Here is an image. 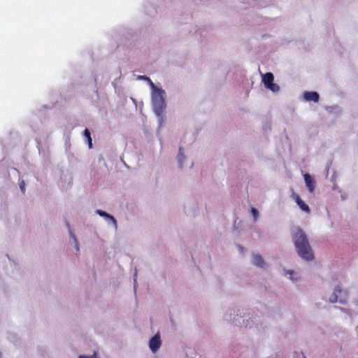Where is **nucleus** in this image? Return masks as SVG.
I'll return each instance as SVG.
<instances>
[{
  "mask_svg": "<svg viewBox=\"0 0 358 358\" xmlns=\"http://www.w3.org/2000/svg\"><path fill=\"white\" fill-rule=\"evenodd\" d=\"M293 241L300 257L306 261L313 259L314 254L313 250L309 244L306 234L301 229H296L295 232L293 234Z\"/></svg>",
  "mask_w": 358,
  "mask_h": 358,
  "instance_id": "f257e3e1",
  "label": "nucleus"
},
{
  "mask_svg": "<svg viewBox=\"0 0 358 358\" xmlns=\"http://www.w3.org/2000/svg\"><path fill=\"white\" fill-rule=\"evenodd\" d=\"M164 92L160 89H155L152 95V103L155 113L160 116L165 107V102L163 98Z\"/></svg>",
  "mask_w": 358,
  "mask_h": 358,
  "instance_id": "f03ea898",
  "label": "nucleus"
},
{
  "mask_svg": "<svg viewBox=\"0 0 358 358\" xmlns=\"http://www.w3.org/2000/svg\"><path fill=\"white\" fill-rule=\"evenodd\" d=\"M274 77L272 73L268 72L262 76V82L266 89L273 92H278L280 87L278 84L273 83Z\"/></svg>",
  "mask_w": 358,
  "mask_h": 358,
  "instance_id": "7ed1b4c3",
  "label": "nucleus"
},
{
  "mask_svg": "<svg viewBox=\"0 0 358 358\" xmlns=\"http://www.w3.org/2000/svg\"><path fill=\"white\" fill-rule=\"evenodd\" d=\"M347 294L343 291L339 286L335 288L334 294L330 296V302L336 303L339 301L341 303H345L347 299Z\"/></svg>",
  "mask_w": 358,
  "mask_h": 358,
  "instance_id": "20e7f679",
  "label": "nucleus"
},
{
  "mask_svg": "<svg viewBox=\"0 0 358 358\" xmlns=\"http://www.w3.org/2000/svg\"><path fill=\"white\" fill-rule=\"evenodd\" d=\"M150 348L152 352H156L161 345V339L159 334L155 335L150 341Z\"/></svg>",
  "mask_w": 358,
  "mask_h": 358,
  "instance_id": "39448f33",
  "label": "nucleus"
},
{
  "mask_svg": "<svg viewBox=\"0 0 358 358\" xmlns=\"http://www.w3.org/2000/svg\"><path fill=\"white\" fill-rule=\"evenodd\" d=\"M293 197H294L295 201L296 202V203L298 204V206H299V208L303 211H305L307 213H310V210L309 206L303 201L301 200V199L300 198V196L299 195L294 194Z\"/></svg>",
  "mask_w": 358,
  "mask_h": 358,
  "instance_id": "423d86ee",
  "label": "nucleus"
},
{
  "mask_svg": "<svg viewBox=\"0 0 358 358\" xmlns=\"http://www.w3.org/2000/svg\"><path fill=\"white\" fill-rule=\"evenodd\" d=\"M304 180L309 192H313L315 189V182L308 173L304 175Z\"/></svg>",
  "mask_w": 358,
  "mask_h": 358,
  "instance_id": "0eeeda50",
  "label": "nucleus"
},
{
  "mask_svg": "<svg viewBox=\"0 0 358 358\" xmlns=\"http://www.w3.org/2000/svg\"><path fill=\"white\" fill-rule=\"evenodd\" d=\"M304 98L307 101H313L314 102H318L320 96H319V94L315 92H306L304 93Z\"/></svg>",
  "mask_w": 358,
  "mask_h": 358,
  "instance_id": "6e6552de",
  "label": "nucleus"
},
{
  "mask_svg": "<svg viewBox=\"0 0 358 358\" xmlns=\"http://www.w3.org/2000/svg\"><path fill=\"white\" fill-rule=\"evenodd\" d=\"M252 263L255 266L261 267V268H263L265 265V262H264L263 258L259 255H256L253 256Z\"/></svg>",
  "mask_w": 358,
  "mask_h": 358,
  "instance_id": "1a4fd4ad",
  "label": "nucleus"
},
{
  "mask_svg": "<svg viewBox=\"0 0 358 358\" xmlns=\"http://www.w3.org/2000/svg\"><path fill=\"white\" fill-rule=\"evenodd\" d=\"M96 213H98L99 215H101L102 217H105L106 218L111 220L113 222V223L116 226L117 221L113 216L108 214L107 213H106L105 211H103L101 210H97Z\"/></svg>",
  "mask_w": 358,
  "mask_h": 358,
  "instance_id": "9d476101",
  "label": "nucleus"
},
{
  "mask_svg": "<svg viewBox=\"0 0 358 358\" xmlns=\"http://www.w3.org/2000/svg\"><path fill=\"white\" fill-rule=\"evenodd\" d=\"M84 136L87 138V142H88V144H89V148H92V138H91V134H90V131L88 129H85V131H84Z\"/></svg>",
  "mask_w": 358,
  "mask_h": 358,
  "instance_id": "9b49d317",
  "label": "nucleus"
},
{
  "mask_svg": "<svg viewBox=\"0 0 358 358\" xmlns=\"http://www.w3.org/2000/svg\"><path fill=\"white\" fill-rule=\"evenodd\" d=\"M178 162L180 164V165L181 166L182 164V161H183L185 159V156L182 153V148H180L179 149V153H178Z\"/></svg>",
  "mask_w": 358,
  "mask_h": 358,
  "instance_id": "f8f14e48",
  "label": "nucleus"
},
{
  "mask_svg": "<svg viewBox=\"0 0 358 358\" xmlns=\"http://www.w3.org/2000/svg\"><path fill=\"white\" fill-rule=\"evenodd\" d=\"M251 213L254 217V219L255 220H256L258 217V215H259V213H258V210L255 208H251Z\"/></svg>",
  "mask_w": 358,
  "mask_h": 358,
  "instance_id": "ddd939ff",
  "label": "nucleus"
},
{
  "mask_svg": "<svg viewBox=\"0 0 358 358\" xmlns=\"http://www.w3.org/2000/svg\"><path fill=\"white\" fill-rule=\"evenodd\" d=\"M20 189H21L22 192H24V191H25V185H24V182L23 181L20 184Z\"/></svg>",
  "mask_w": 358,
  "mask_h": 358,
  "instance_id": "4468645a",
  "label": "nucleus"
},
{
  "mask_svg": "<svg viewBox=\"0 0 358 358\" xmlns=\"http://www.w3.org/2000/svg\"><path fill=\"white\" fill-rule=\"evenodd\" d=\"M79 358H96V354L94 353V355L92 356H90V357H87V356H80Z\"/></svg>",
  "mask_w": 358,
  "mask_h": 358,
  "instance_id": "2eb2a0df",
  "label": "nucleus"
},
{
  "mask_svg": "<svg viewBox=\"0 0 358 358\" xmlns=\"http://www.w3.org/2000/svg\"><path fill=\"white\" fill-rule=\"evenodd\" d=\"M144 78H145V79H148V80L150 82V83H151L152 86L154 88H155V85H154L153 83H152V82H151V80H150L148 78H147V77H144Z\"/></svg>",
  "mask_w": 358,
  "mask_h": 358,
  "instance_id": "dca6fc26",
  "label": "nucleus"
},
{
  "mask_svg": "<svg viewBox=\"0 0 358 358\" xmlns=\"http://www.w3.org/2000/svg\"><path fill=\"white\" fill-rule=\"evenodd\" d=\"M66 226L68 227V228H70V225H69V222H66Z\"/></svg>",
  "mask_w": 358,
  "mask_h": 358,
  "instance_id": "f3484780",
  "label": "nucleus"
}]
</instances>
